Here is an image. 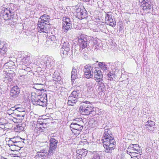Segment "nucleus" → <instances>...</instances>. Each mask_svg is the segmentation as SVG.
<instances>
[{
	"label": "nucleus",
	"instance_id": "f257e3e1",
	"mask_svg": "<svg viewBox=\"0 0 159 159\" xmlns=\"http://www.w3.org/2000/svg\"><path fill=\"white\" fill-rule=\"evenodd\" d=\"M111 131L109 129H105L102 139L105 152H109L110 150L113 149L115 146V141L113 138L111 136Z\"/></svg>",
	"mask_w": 159,
	"mask_h": 159
},
{
	"label": "nucleus",
	"instance_id": "f03ea898",
	"mask_svg": "<svg viewBox=\"0 0 159 159\" xmlns=\"http://www.w3.org/2000/svg\"><path fill=\"white\" fill-rule=\"evenodd\" d=\"M50 19L49 16L44 14L39 18L38 25V31L47 33L49 29Z\"/></svg>",
	"mask_w": 159,
	"mask_h": 159
},
{
	"label": "nucleus",
	"instance_id": "7ed1b4c3",
	"mask_svg": "<svg viewBox=\"0 0 159 159\" xmlns=\"http://www.w3.org/2000/svg\"><path fill=\"white\" fill-rule=\"evenodd\" d=\"M83 102V104H82L79 109L80 112L82 115L93 116L96 114V108L94 107L89 102L85 101Z\"/></svg>",
	"mask_w": 159,
	"mask_h": 159
},
{
	"label": "nucleus",
	"instance_id": "20e7f679",
	"mask_svg": "<svg viewBox=\"0 0 159 159\" xmlns=\"http://www.w3.org/2000/svg\"><path fill=\"white\" fill-rule=\"evenodd\" d=\"M31 99L33 104L38 105L43 107L46 106L47 104V94L44 93L43 96L42 94L38 95L34 93L32 94Z\"/></svg>",
	"mask_w": 159,
	"mask_h": 159
},
{
	"label": "nucleus",
	"instance_id": "39448f33",
	"mask_svg": "<svg viewBox=\"0 0 159 159\" xmlns=\"http://www.w3.org/2000/svg\"><path fill=\"white\" fill-rule=\"evenodd\" d=\"M49 147L48 152V157L50 158L54 154L57 147L58 141L54 138H51L49 140Z\"/></svg>",
	"mask_w": 159,
	"mask_h": 159
},
{
	"label": "nucleus",
	"instance_id": "423d86ee",
	"mask_svg": "<svg viewBox=\"0 0 159 159\" xmlns=\"http://www.w3.org/2000/svg\"><path fill=\"white\" fill-rule=\"evenodd\" d=\"M13 15L12 10H11L10 8H4L1 11L0 17L1 18H3L5 20H7L13 19Z\"/></svg>",
	"mask_w": 159,
	"mask_h": 159
},
{
	"label": "nucleus",
	"instance_id": "0eeeda50",
	"mask_svg": "<svg viewBox=\"0 0 159 159\" xmlns=\"http://www.w3.org/2000/svg\"><path fill=\"white\" fill-rule=\"evenodd\" d=\"M61 44H63L62 47L61 48V54L63 57H65L68 56L70 51V46L67 41H65L62 39L61 41Z\"/></svg>",
	"mask_w": 159,
	"mask_h": 159
},
{
	"label": "nucleus",
	"instance_id": "6e6552de",
	"mask_svg": "<svg viewBox=\"0 0 159 159\" xmlns=\"http://www.w3.org/2000/svg\"><path fill=\"white\" fill-rule=\"evenodd\" d=\"M83 71L84 77L88 79L92 78L93 76L94 70L90 65L88 64L84 66Z\"/></svg>",
	"mask_w": 159,
	"mask_h": 159
},
{
	"label": "nucleus",
	"instance_id": "1a4fd4ad",
	"mask_svg": "<svg viewBox=\"0 0 159 159\" xmlns=\"http://www.w3.org/2000/svg\"><path fill=\"white\" fill-rule=\"evenodd\" d=\"M70 128L73 133L75 135H79L82 130L83 125L76 123H71Z\"/></svg>",
	"mask_w": 159,
	"mask_h": 159
},
{
	"label": "nucleus",
	"instance_id": "9d476101",
	"mask_svg": "<svg viewBox=\"0 0 159 159\" xmlns=\"http://www.w3.org/2000/svg\"><path fill=\"white\" fill-rule=\"evenodd\" d=\"M112 13L108 12L106 15V23L110 26L113 27L116 25V22L115 20L112 17Z\"/></svg>",
	"mask_w": 159,
	"mask_h": 159
},
{
	"label": "nucleus",
	"instance_id": "9b49d317",
	"mask_svg": "<svg viewBox=\"0 0 159 159\" xmlns=\"http://www.w3.org/2000/svg\"><path fill=\"white\" fill-rule=\"evenodd\" d=\"M78 44L82 49L87 47L88 41L86 35H81L78 38Z\"/></svg>",
	"mask_w": 159,
	"mask_h": 159
},
{
	"label": "nucleus",
	"instance_id": "f8f14e48",
	"mask_svg": "<svg viewBox=\"0 0 159 159\" xmlns=\"http://www.w3.org/2000/svg\"><path fill=\"white\" fill-rule=\"evenodd\" d=\"M86 11L84 7L82 8H78L76 10V17L79 19L81 20L87 17Z\"/></svg>",
	"mask_w": 159,
	"mask_h": 159
},
{
	"label": "nucleus",
	"instance_id": "ddd939ff",
	"mask_svg": "<svg viewBox=\"0 0 159 159\" xmlns=\"http://www.w3.org/2000/svg\"><path fill=\"white\" fill-rule=\"evenodd\" d=\"M20 89L17 86H14L11 88L10 91V98L12 99H14L18 97L20 93Z\"/></svg>",
	"mask_w": 159,
	"mask_h": 159
},
{
	"label": "nucleus",
	"instance_id": "4468645a",
	"mask_svg": "<svg viewBox=\"0 0 159 159\" xmlns=\"http://www.w3.org/2000/svg\"><path fill=\"white\" fill-rule=\"evenodd\" d=\"M48 157V153L46 149H42L37 152L35 155L36 159H44L46 156Z\"/></svg>",
	"mask_w": 159,
	"mask_h": 159
},
{
	"label": "nucleus",
	"instance_id": "2eb2a0df",
	"mask_svg": "<svg viewBox=\"0 0 159 159\" xmlns=\"http://www.w3.org/2000/svg\"><path fill=\"white\" fill-rule=\"evenodd\" d=\"M95 69L94 71L95 80L97 81L102 80L103 75L101 70L98 68Z\"/></svg>",
	"mask_w": 159,
	"mask_h": 159
},
{
	"label": "nucleus",
	"instance_id": "dca6fc26",
	"mask_svg": "<svg viewBox=\"0 0 159 159\" xmlns=\"http://www.w3.org/2000/svg\"><path fill=\"white\" fill-rule=\"evenodd\" d=\"M43 61L45 65L47 68H48L51 67L53 63L52 59L48 56L44 57Z\"/></svg>",
	"mask_w": 159,
	"mask_h": 159
},
{
	"label": "nucleus",
	"instance_id": "f3484780",
	"mask_svg": "<svg viewBox=\"0 0 159 159\" xmlns=\"http://www.w3.org/2000/svg\"><path fill=\"white\" fill-rule=\"evenodd\" d=\"M7 51V45L4 42L0 41V54L4 55Z\"/></svg>",
	"mask_w": 159,
	"mask_h": 159
},
{
	"label": "nucleus",
	"instance_id": "a211bd4d",
	"mask_svg": "<svg viewBox=\"0 0 159 159\" xmlns=\"http://www.w3.org/2000/svg\"><path fill=\"white\" fill-rule=\"evenodd\" d=\"M31 69L30 67L26 66H22V68L19 71V75L23 74H26L28 73L32 74L33 73L31 72Z\"/></svg>",
	"mask_w": 159,
	"mask_h": 159
},
{
	"label": "nucleus",
	"instance_id": "6ab92c4d",
	"mask_svg": "<svg viewBox=\"0 0 159 159\" xmlns=\"http://www.w3.org/2000/svg\"><path fill=\"white\" fill-rule=\"evenodd\" d=\"M21 61L22 64L25 65L24 66H26V65H28L31 63L30 57L28 55L22 57Z\"/></svg>",
	"mask_w": 159,
	"mask_h": 159
},
{
	"label": "nucleus",
	"instance_id": "aec40b11",
	"mask_svg": "<svg viewBox=\"0 0 159 159\" xmlns=\"http://www.w3.org/2000/svg\"><path fill=\"white\" fill-rule=\"evenodd\" d=\"M80 94V92L79 90H74L72 92L69 97L77 99L79 98Z\"/></svg>",
	"mask_w": 159,
	"mask_h": 159
},
{
	"label": "nucleus",
	"instance_id": "412c9836",
	"mask_svg": "<svg viewBox=\"0 0 159 159\" xmlns=\"http://www.w3.org/2000/svg\"><path fill=\"white\" fill-rule=\"evenodd\" d=\"M144 9H150L152 7L151 2H150V0H146L145 2L144 3V5L143 6Z\"/></svg>",
	"mask_w": 159,
	"mask_h": 159
},
{
	"label": "nucleus",
	"instance_id": "4be33fe9",
	"mask_svg": "<svg viewBox=\"0 0 159 159\" xmlns=\"http://www.w3.org/2000/svg\"><path fill=\"white\" fill-rule=\"evenodd\" d=\"M103 80H99L96 81L98 82V89L99 91H102L103 90L105 85L103 83L102 81Z\"/></svg>",
	"mask_w": 159,
	"mask_h": 159
},
{
	"label": "nucleus",
	"instance_id": "5701e85b",
	"mask_svg": "<svg viewBox=\"0 0 159 159\" xmlns=\"http://www.w3.org/2000/svg\"><path fill=\"white\" fill-rule=\"evenodd\" d=\"M129 147L134 151L140 152V148L139 145L137 144H131Z\"/></svg>",
	"mask_w": 159,
	"mask_h": 159
},
{
	"label": "nucleus",
	"instance_id": "b1692460",
	"mask_svg": "<svg viewBox=\"0 0 159 159\" xmlns=\"http://www.w3.org/2000/svg\"><path fill=\"white\" fill-rule=\"evenodd\" d=\"M72 28V24H68L67 23H62V29L65 32H66L70 30Z\"/></svg>",
	"mask_w": 159,
	"mask_h": 159
},
{
	"label": "nucleus",
	"instance_id": "393cba45",
	"mask_svg": "<svg viewBox=\"0 0 159 159\" xmlns=\"http://www.w3.org/2000/svg\"><path fill=\"white\" fill-rule=\"evenodd\" d=\"M43 86L44 85L43 84H37L34 85L33 87V88L36 89L38 91H40L41 92H42V91L44 92Z\"/></svg>",
	"mask_w": 159,
	"mask_h": 159
},
{
	"label": "nucleus",
	"instance_id": "a878e982",
	"mask_svg": "<svg viewBox=\"0 0 159 159\" xmlns=\"http://www.w3.org/2000/svg\"><path fill=\"white\" fill-rule=\"evenodd\" d=\"M77 78V72L75 69L73 68L71 72V80L72 81L75 80Z\"/></svg>",
	"mask_w": 159,
	"mask_h": 159
},
{
	"label": "nucleus",
	"instance_id": "bb28decb",
	"mask_svg": "<svg viewBox=\"0 0 159 159\" xmlns=\"http://www.w3.org/2000/svg\"><path fill=\"white\" fill-rule=\"evenodd\" d=\"M68 100L67 104L69 105L73 106L77 102V99H75L69 97L68 98Z\"/></svg>",
	"mask_w": 159,
	"mask_h": 159
},
{
	"label": "nucleus",
	"instance_id": "cd10ccee",
	"mask_svg": "<svg viewBox=\"0 0 159 159\" xmlns=\"http://www.w3.org/2000/svg\"><path fill=\"white\" fill-rule=\"evenodd\" d=\"M31 75V74H30L27 73L26 74L19 75V78L21 80H29L30 77V75Z\"/></svg>",
	"mask_w": 159,
	"mask_h": 159
},
{
	"label": "nucleus",
	"instance_id": "c85d7f7f",
	"mask_svg": "<svg viewBox=\"0 0 159 159\" xmlns=\"http://www.w3.org/2000/svg\"><path fill=\"white\" fill-rule=\"evenodd\" d=\"M98 65L99 67L101 68L103 71H105L108 68V66L105 64L104 62H100L99 63Z\"/></svg>",
	"mask_w": 159,
	"mask_h": 159
},
{
	"label": "nucleus",
	"instance_id": "c756f323",
	"mask_svg": "<svg viewBox=\"0 0 159 159\" xmlns=\"http://www.w3.org/2000/svg\"><path fill=\"white\" fill-rule=\"evenodd\" d=\"M20 140H22L21 139H20ZM24 143V142L21 140V141H17V142L14 144H11V147L12 148H14L15 147L17 146L19 148H21V144Z\"/></svg>",
	"mask_w": 159,
	"mask_h": 159
},
{
	"label": "nucleus",
	"instance_id": "7c9ffc66",
	"mask_svg": "<svg viewBox=\"0 0 159 159\" xmlns=\"http://www.w3.org/2000/svg\"><path fill=\"white\" fill-rule=\"evenodd\" d=\"M95 81L94 80H91L86 83V86L88 88H91L94 85Z\"/></svg>",
	"mask_w": 159,
	"mask_h": 159
},
{
	"label": "nucleus",
	"instance_id": "2f4dec72",
	"mask_svg": "<svg viewBox=\"0 0 159 159\" xmlns=\"http://www.w3.org/2000/svg\"><path fill=\"white\" fill-rule=\"evenodd\" d=\"M62 23H67L68 24H72L71 21H70V18L65 17L62 18Z\"/></svg>",
	"mask_w": 159,
	"mask_h": 159
},
{
	"label": "nucleus",
	"instance_id": "473e14b6",
	"mask_svg": "<svg viewBox=\"0 0 159 159\" xmlns=\"http://www.w3.org/2000/svg\"><path fill=\"white\" fill-rule=\"evenodd\" d=\"M140 152H141V151L140 152H134L132 154H131V155L129 154V155L132 158H136V159H139V158L140 157V155L139 154L138 155V154Z\"/></svg>",
	"mask_w": 159,
	"mask_h": 159
},
{
	"label": "nucleus",
	"instance_id": "72a5a7b5",
	"mask_svg": "<svg viewBox=\"0 0 159 159\" xmlns=\"http://www.w3.org/2000/svg\"><path fill=\"white\" fill-rule=\"evenodd\" d=\"M72 123H76L79 124L83 125V122L81 118H76L73 120Z\"/></svg>",
	"mask_w": 159,
	"mask_h": 159
},
{
	"label": "nucleus",
	"instance_id": "f704fd0d",
	"mask_svg": "<svg viewBox=\"0 0 159 159\" xmlns=\"http://www.w3.org/2000/svg\"><path fill=\"white\" fill-rule=\"evenodd\" d=\"M107 75L109 78L108 80H112L113 78L115 77V75L113 72H110L109 73L107 74Z\"/></svg>",
	"mask_w": 159,
	"mask_h": 159
},
{
	"label": "nucleus",
	"instance_id": "c9c22d12",
	"mask_svg": "<svg viewBox=\"0 0 159 159\" xmlns=\"http://www.w3.org/2000/svg\"><path fill=\"white\" fill-rule=\"evenodd\" d=\"M16 111L18 112L19 113L25 114V109L21 107H16Z\"/></svg>",
	"mask_w": 159,
	"mask_h": 159
},
{
	"label": "nucleus",
	"instance_id": "e433bc0d",
	"mask_svg": "<svg viewBox=\"0 0 159 159\" xmlns=\"http://www.w3.org/2000/svg\"><path fill=\"white\" fill-rule=\"evenodd\" d=\"M145 128L148 132H150L151 133L153 132L154 129V126H148V125H145Z\"/></svg>",
	"mask_w": 159,
	"mask_h": 159
},
{
	"label": "nucleus",
	"instance_id": "4c0bfd02",
	"mask_svg": "<svg viewBox=\"0 0 159 159\" xmlns=\"http://www.w3.org/2000/svg\"><path fill=\"white\" fill-rule=\"evenodd\" d=\"M41 125L43 127V128L46 129L47 128V125L46 123H43L42 121H37V126Z\"/></svg>",
	"mask_w": 159,
	"mask_h": 159
},
{
	"label": "nucleus",
	"instance_id": "58836bf2",
	"mask_svg": "<svg viewBox=\"0 0 159 159\" xmlns=\"http://www.w3.org/2000/svg\"><path fill=\"white\" fill-rule=\"evenodd\" d=\"M16 113H18L17 112V113H15V115L13 116L20 117V118L19 119H20V120H23L24 119V116H25V114L20 113L17 114Z\"/></svg>",
	"mask_w": 159,
	"mask_h": 159
},
{
	"label": "nucleus",
	"instance_id": "ea45409f",
	"mask_svg": "<svg viewBox=\"0 0 159 159\" xmlns=\"http://www.w3.org/2000/svg\"><path fill=\"white\" fill-rule=\"evenodd\" d=\"M98 40L97 39H94L93 40V44L92 45L93 46L95 47L96 48H97V46H98Z\"/></svg>",
	"mask_w": 159,
	"mask_h": 159
},
{
	"label": "nucleus",
	"instance_id": "a19ab883",
	"mask_svg": "<svg viewBox=\"0 0 159 159\" xmlns=\"http://www.w3.org/2000/svg\"><path fill=\"white\" fill-rule=\"evenodd\" d=\"M155 125V123L152 121H149L148 120L147 122V124L145 125H148V126H154Z\"/></svg>",
	"mask_w": 159,
	"mask_h": 159
},
{
	"label": "nucleus",
	"instance_id": "79ce46f5",
	"mask_svg": "<svg viewBox=\"0 0 159 159\" xmlns=\"http://www.w3.org/2000/svg\"><path fill=\"white\" fill-rule=\"evenodd\" d=\"M11 74L10 73H7L6 76V79L8 80L9 81H11L12 80V76H10Z\"/></svg>",
	"mask_w": 159,
	"mask_h": 159
},
{
	"label": "nucleus",
	"instance_id": "37998d69",
	"mask_svg": "<svg viewBox=\"0 0 159 159\" xmlns=\"http://www.w3.org/2000/svg\"><path fill=\"white\" fill-rule=\"evenodd\" d=\"M11 64L9 63H7L5 64L4 66V67L6 69H11L10 67H11Z\"/></svg>",
	"mask_w": 159,
	"mask_h": 159
},
{
	"label": "nucleus",
	"instance_id": "c03bdc74",
	"mask_svg": "<svg viewBox=\"0 0 159 159\" xmlns=\"http://www.w3.org/2000/svg\"><path fill=\"white\" fill-rule=\"evenodd\" d=\"M41 126L39 127H37L38 128V131H39V133H40V132H43L45 130V129L43 128V127H42V126L40 125ZM38 130V129H37Z\"/></svg>",
	"mask_w": 159,
	"mask_h": 159
},
{
	"label": "nucleus",
	"instance_id": "a18cd8bd",
	"mask_svg": "<svg viewBox=\"0 0 159 159\" xmlns=\"http://www.w3.org/2000/svg\"><path fill=\"white\" fill-rule=\"evenodd\" d=\"M127 154H129L128 153V152L129 153H130L131 154H132L133 153H134V152H135V151H134V150H133L132 149H131V148H129V147H128L127 150Z\"/></svg>",
	"mask_w": 159,
	"mask_h": 159
},
{
	"label": "nucleus",
	"instance_id": "49530a36",
	"mask_svg": "<svg viewBox=\"0 0 159 159\" xmlns=\"http://www.w3.org/2000/svg\"><path fill=\"white\" fill-rule=\"evenodd\" d=\"M7 113L9 115H11L12 116H13L15 115L14 112H12L10 109L7 111Z\"/></svg>",
	"mask_w": 159,
	"mask_h": 159
},
{
	"label": "nucleus",
	"instance_id": "de8ad7c7",
	"mask_svg": "<svg viewBox=\"0 0 159 159\" xmlns=\"http://www.w3.org/2000/svg\"><path fill=\"white\" fill-rule=\"evenodd\" d=\"M55 40L56 38L55 36L54 35H52L50 38H49L48 41H54Z\"/></svg>",
	"mask_w": 159,
	"mask_h": 159
},
{
	"label": "nucleus",
	"instance_id": "09e8293b",
	"mask_svg": "<svg viewBox=\"0 0 159 159\" xmlns=\"http://www.w3.org/2000/svg\"><path fill=\"white\" fill-rule=\"evenodd\" d=\"M13 121L15 123H18L20 121V119H17L16 118L14 117L12 119Z\"/></svg>",
	"mask_w": 159,
	"mask_h": 159
},
{
	"label": "nucleus",
	"instance_id": "8fccbe9b",
	"mask_svg": "<svg viewBox=\"0 0 159 159\" xmlns=\"http://www.w3.org/2000/svg\"><path fill=\"white\" fill-rule=\"evenodd\" d=\"M17 139H16V138L14 137V138H11L10 140V142H13V144H14L16 143V142H17Z\"/></svg>",
	"mask_w": 159,
	"mask_h": 159
},
{
	"label": "nucleus",
	"instance_id": "3c124183",
	"mask_svg": "<svg viewBox=\"0 0 159 159\" xmlns=\"http://www.w3.org/2000/svg\"><path fill=\"white\" fill-rule=\"evenodd\" d=\"M54 78L55 79H57L58 81H60L61 79V77L58 75L57 76H55Z\"/></svg>",
	"mask_w": 159,
	"mask_h": 159
},
{
	"label": "nucleus",
	"instance_id": "603ef678",
	"mask_svg": "<svg viewBox=\"0 0 159 159\" xmlns=\"http://www.w3.org/2000/svg\"><path fill=\"white\" fill-rule=\"evenodd\" d=\"M16 107H12L10 108V110L12 112H14V113H17V112H16Z\"/></svg>",
	"mask_w": 159,
	"mask_h": 159
},
{
	"label": "nucleus",
	"instance_id": "864d4df0",
	"mask_svg": "<svg viewBox=\"0 0 159 159\" xmlns=\"http://www.w3.org/2000/svg\"><path fill=\"white\" fill-rule=\"evenodd\" d=\"M125 159H131V157L129 155V154H127L125 156Z\"/></svg>",
	"mask_w": 159,
	"mask_h": 159
},
{
	"label": "nucleus",
	"instance_id": "5fc2aeb1",
	"mask_svg": "<svg viewBox=\"0 0 159 159\" xmlns=\"http://www.w3.org/2000/svg\"><path fill=\"white\" fill-rule=\"evenodd\" d=\"M139 2L141 3L142 6L144 5V3L145 2L146 0H139Z\"/></svg>",
	"mask_w": 159,
	"mask_h": 159
},
{
	"label": "nucleus",
	"instance_id": "6e6d98bb",
	"mask_svg": "<svg viewBox=\"0 0 159 159\" xmlns=\"http://www.w3.org/2000/svg\"><path fill=\"white\" fill-rule=\"evenodd\" d=\"M100 157L98 155H96L94 156L93 159H100Z\"/></svg>",
	"mask_w": 159,
	"mask_h": 159
},
{
	"label": "nucleus",
	"instance_id": "4d7b16f0",
	"mask_svg": "<svg viewBox=\"0 0 159 159\" xmlns=\"http://www.w3.org/2000/svg\"><path fill=\"white\" fill-rule=\"evenodd\" d=\"M146 151L148 153H150L149 152H152V149L151 148H147L146 149Z\"/></svg>",
	"mask_w": 159,
	"mask_h": 159
},
{
	"label": "nucleus",
	"instance_id": "13d9d810",
	"mask_svg": "<svg viewBox=\"0 0 159 159\" xmlns=\"http://www.w3.org/2000/svg\"><path fill=\"white\" fill-rule=\"evenodd\" d=\"M86 154H87L86 153H84V156H85V155H86Z\"/></svg>",
	"mask_w": 159,
	"mask_h": 159
}]
</instances>
